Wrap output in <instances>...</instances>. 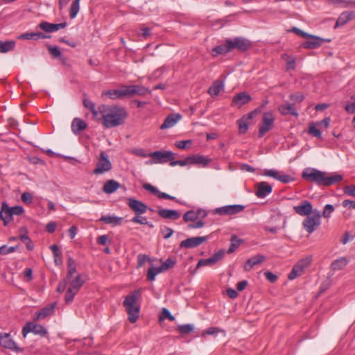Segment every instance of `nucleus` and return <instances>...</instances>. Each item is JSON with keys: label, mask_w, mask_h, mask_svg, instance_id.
<instances>
[{"label": "nucleus", "mask_w": 355, "mask_h": 355, "mask_svg": "<svg viewBox=\"0 0 355 355\" xmlns=\"http://www.w3.org/2000/svg\"><path fill=\"white\" fill-rule=\"evenodd\" d=\"M302 178L319 186L324 187L336 184L343 179L342 175L333 174L332 175L327 176V173L315 168L305 169L302 173Z\"/></svg>", "instance_id": "nucleus-1"}, {"label": "nucleus", "mask_w": 355, "mask_h": 355, "mask_svg": "<svg viewBox=\"0 0 355 355\" xmlns=\"http://www.w3.org/2000/svg\"><path fill=\"white\" fill-rule=\"evenodd\" d=\"M142 288L136 289L130 292L125 296L123 305L128 315V320L131 323H135L140 312V306L137 304V302L141 298Z\"/></svg>", "instance_id": "nucleus-2"}, {"label": "nucleus", "mask_w": 355, "mask_h": 355, "mask_svg": "<svg viewBox=\"0 0 355 355\" xmlns=\"http://www.w3.org/2000/svg\"><path fill=\"white\" fill-rule=\"evenodd\" d=\"M128 117V112L124 107H112L103 115V124L106 128H114L124 123Z\"/></svg>", "instance_id": "nucleus-3"}, {"label": "nucleus", "mask_w": 355, "mask_h": 355, "mask_svg": "<svg viewBox=\"0 0 355 355\" xmlns=\"http://www.w3.org/2000/svg\"><path fill=\"white\" fill-rule=\"evenodd\" d=\"M321 213L320 211L315 209L312 214L306 216L303 222V228L309 233H313L321 223Z\"/></svg>", "instance_id": "nucleus-4"}, {"label": "nucleus", "mask_w": 355, "mask_h": 355, "mask_svg": "<svg viewBox=\"0 0 355 355\" xmlns=\"http://www.w3.org/2000/svg\"><path fill=\"white\" fill-rule=\"evenodd\" d=\"M226 42L230 51L236 49L238 51L243 53L252 47V42L243 37H236L233 39L227 38Z\"/></svg>", "instance_id": "nucleus-5"}, {"label": "nucleus", "mask_w": 355, "mask_h": 355, "mask_svg": "<svg viewBox=\"0 0 355 355\" xmlns=\"http://www.w3.org/2000/svg\"><path fill=\"white\" fill-rule=\"evenodd\" d=\"M112 168V164L108 155L105 151H101L98 158L96 166L93 171L94 175H102L110 171Z\"/></svg>", "instance_id": "nucleus-6"}, {"label": "nucleus", "mask_w": 355, "mask_h": 355, "mask_svg": "<svg viewBox=\"0 0 355 355\" xmlns=\"http://www.w3.org/2000/svg\"><path fill=\"white\" fill-rule=\"evenodd\" d=\"M125 98H132L135 96H144L151 94V90L141 85H124Z\"/></svg>", "instance_id": "nucleus-7"}, {"label": "nucleus", "mask_w": 355, "mask_h": 355, "mask_svg": "<svg viewBox=\"0 0 355 355\" xmlns=\"http://www.w3.org/2000/svg\"><path fill=\"white\" fill-rule=\"evenodd\" d=\"M149 157H152L155 164H164L170 161V162L175 159V154L169 150L166 151H155L148 154ZM149 163H153V161H149Z\"/></svg>", "instance_id": "nucleus-8"}, {"label": "nucleus", "mask_w": 355, "mask_h": 355, "mask_svg": "<svg viewBox=\"0 0 355 355\" xmlns=\"http://www.w3.org/2000/svg\"><path fill=\"white\" fill-rule=\"evenodd\" d=\"M127 204L135 215L145 214L147 210L154 211L153 209L148 207L144 202L133 198H128Z\"/></svg>", "instance_id": "nucleus-9"}, {"label": "nucleus", "mask_w": 355, "mask_h": 355, "mask_svg": "<svg viewBox=\"0 0 355 355\" xmlns=\"http://www.w3.org/2000/svg\"><path fill=\"white\" fill-rule=\"evenodd\" d=\"M306 41L301 44V47L306 49H314L320 47L323 42H330V39L322 38L316 35L309 34V36L306 37Z\"/></svg>", "instance_id": "nucleus-10"}, {"label": "nucleus", "mask_w": 355, "mask_h": 355, "mask_svg": "<svg viewBox=\"0 0 355 355\" xmlns=\"http://www.w3.org/2000/svg\"><path fill=\"white\" fill-rule=\"evenodd\" d=\"M0 345L15 352H23L24 349L17 346L9 333H0Z\"/></svg>", "instance_id": "nucleus-11"}, {"label": "nucleus", "mask_w": 355, "mask_h": 355, "mask_svg": "<svg viewBox=\"0 0 355 355\" xmlns=\"http://www.w3.org/2000/svg\"><path fill=\"white\" fill-rule=\"evenodd\" d=\"M274 121L275 117L272 111L264 112L262 116L259 133H266L271 130L274 126Z\"/></svg>", "instance_id": "nucleus-12"}, {"label": "nucleus", "mask_w": 355, "mask_h": 355, "mask_svg": "<svg viewBox=\"0 0 355 355\" xmlns=\"http://www.w3.org/2000/svg\"><path fill=\"white\" fill-rule=\"evenodd\" d=\"M245 209L242 205H226L215 209L214 214L220 216L233 215L241 212Z\"/></svg>", "instance_id": "nucleus-13"}, {"label": "nucleus", "mask_w": 355, "mask_h": 355, "mask_svg": "<svg viewBox=\"0 0 355 355\" xmlns=\"http://www.w3.org/2000/svg\"><path fill=\"white\" fill-rule=\"evenodd\" d=\"M30 332H32L36 335H40V336H44L46 334L47 331L41 324L29 322H27L22 329L23 336L26 337V335Z\"/></svg>", "instance_id": "nucleus-14"}, {"label": "nucleus", "mask_w": 355, "mask_h": 355, "mask_svg": "<svg viewBox=\"0 0 355 355\" xmlns=\"http://www.w3.org/2000/svg\"><path fill=\"white\" fill-rule=\"evenodd\" d=\"M251 101L252 97L249 94L246 92H241L233 96L230 105L232 107L240 109Z\"/></svg>", "instance_id": "nucleus-15"}, {"label": "nucleus", "mask_w": 355, "mask_h": 355, "mask_svg": "<svg viewBox=\"0 0 355 355\" xmlns=\"http://www.w3.org/2000/svg\"><path fill=\"white\" fill-rule=\"evenodd\" d=\"M225 254V250L221 249L209 258L200 259L197 263L196 270L198 269L201 266L214 265L224 257Z\"/></svg>", "instance_id": "nucleus-16"}, {"label": "nucleus", "mask_w": 355, "mask_h": 355, "mask_svg": "<svg viewBox=\"0 0 355 355\" xmlns=\"http://www.w3.org/2000/svg\"><path fill=\"white\" fill-rule=\"evenodd\" d=\"M143 188L146 191L150 192L152 194L156 196L159 199H168L174 200L176 202L181 204V202L175 197L172 196L166 193L159 191L155 187L153 186L149 183H145L143 184Z\"/></svg>", "instance_id": "nucleus-17"}, {"label": "nucleus", "mask_w": 355, "mask_h": 355, "mask_svg": "<svg viewBox=\"0 0 355 355\" xmlns=\"http://www.w3.org/2000/svg\"><path fill=\"white\" fill-rule=\"evenodd\" d=\"M255 195L259 198H263L270 194L272 187L267 182H260L255 184Z\"/></svg>", "instance_id": "nucleus-18"}, {"label": "nucleus", "mask_w": 355, "mask_h": 355, "mask_svg": "<svg viewBox=\"0 0 355 355\" xmlns=\"http://www.w3.org/2000/svg\"><path fill=\"white\" fill-rule=\"evenodd\" d=\"M309 261L307 260L302 259L299 261L293 267L291 272L288 274V278L290 280H293L296 277L303 274L304 270L308 266Z\"/></svg>", "instance_id": "nucleus-19"}, {"label": "nucleus", "mask_w": 355, "mask_h": 355, "mask_svg": "<svg viewBox=\"0 0 355 355\" xmlns=\"http://www.w3.org/2000/svg\"><path fill=\"white\" fill-rule=\"evenodd\" d=\"M67 26V24L65 21L60 24H52L46 21H42L37 25V28H40L44 32L49 33L55 32L60 28H64Z\"/></svg>", "instance_id": "nucleus-20"}, {"label": "nucleus", "mask_w": 355, "mask_h": 355, "mask_svg": "<svg viewBox=\"0 0 355 355\" xmlns=\"http://www.w3.org/2000/svg\"><path fill=\"white\" fill-rule=\"evenodd\" d=\"M207 240V236H196L188 238L182 241L180 244V248H193L200 245Z\"/></svg>", "instance_id": "nucleus-21"}, {"label": "nucleus", "mask_w": 355, "mask_h": 355, "mask_svg": "<svg viewBox=\"0 0 355 355\" xmlns=\"http://www.w3.org/2000/svg\"><path fill=\"white\" fill-rule=\"evenodd\" d=\"M295 213L302 216H308L313 214V206L308 200H303L300 205L294 206Z\"/></svg>", "instance_id": "nucleus-22"}, {"label": "nucleus", "mask_w": 355, "mask_h": 355, "mask_svg": "<svg viewBox=\"0 0 355 355\" xmlns=\"http://www.w3.org/2000/svg\"><path fill=\"white\" fill-rule=\"evenodd\" d=\"M12 213L8 205L6 202L1 203V209L0 211V220L3 223V225L6 226L12 220Z\"/></svg>", "instance_id": "nucleus-23"}, {"label": "nucleus", "mask_w": 355, "mask_h": 355, "mask_svg": "<svg viewBox=\"0 0 355 355\" xmlns=\"http://www.w3.org/2000/svg\"><path fill=\"white\" fill-rule=\"evenodd\" d=\"M103 96H108L111 99H123L125 98V87L121 85L117 89H108L103 91Z\"/></svg>", "instance_id": "nucleus-24"}, {"label": "nucleus", "mask_w": 355, "mask_h": 355, "mask_svg": "<svg viewBox=\"0 0 355 355\" xmlns=\"http://www.w3.org/2000/svg\"><path fill=\"white\" fill-rule=\"evenodd\" d=\"M181 118L182 115L179 113L170 114L166 117L163 123L159 126V129L164 130L174 126Z\"/></svg>", "instance_id": "nucleus-25"}, {"label": "nucleus", "mask_w": 355, "mask_h": 355, "mask_svg": "<svg viewBox=\"0 0 355 355\" xmlns=\"http://www.w3.org/2000/svg\"><path fill=\"white\" fill-rule=\"evenodd\" d=\"M157 214L162 218L172 220H178L181 216V213L175 209H159Z\"/></svg>", "instance_id": "nucleus-26"}, {"label": "nucleus", "mask_w": 355, "mask_h": 355, "mask_svg": "<svg viewBox=\"0 0 355 355\" xmlns=\"http://www.w3.org/2000/svg\"><path fill=\"white\" fill-rule=\"evenodd\" d=\"M355 18V12L354 11H344L343 12L340 16L338 17L336 24L334 26V28H338V26H342L347 24L351 20Z\"/></svg>", "instance_id": "nucleus-27"}, {"label": "nucleus", "mask_w": 355, "mask_h": 355, "mask_svg": "<svg viewBox=\"0 0 355 355\" xmlns=\"http://www.w3.org/2000/svg\"><path fill=\"white\" fill-rule=\"evenodd\" d=\"M255 116L251 111L237 121L239 133H245L248 130V121H251Z\"/></svg>", "instance_id": "nucleus-28"}, {"label": "nucleus", "mask_w": 355, "mask_h": 355, "mask_svg": "<svg viewBox=\"0 0 355 355\" xmlns=\"http://www.w3.org/2000/svg\"><path fill=\"white\" fill-rule=\"evenodd\" d=\"M65 279L67 280V284H69L70 288L75 290V292H78L82 286L85 282V280L83 279V275L78 274L75 277L70 278L69 279H67V277H65Z\"/></svg>", "instance_id": "nucleus-29"}, {"label": "nucleus", "mask_w": 355, "mask_h": 355, "mask_svg": "<svg viewBox=\"0 0 355 355\" xmlns=\"http://www.w3.org/2000/svg\"><path fill=\"white\" fill-rule=\"evenodd\" d=\"M189 159L190 165L196 164L203 167L207 166L211 162L210 159L200 155L189 156Z\"/></svg>", "instance_id": "nucleus-30"}, {"label": "nucleus", "mask_w": 355, "mask_h": 355, "mask_svg": "<svg viewBox=\"0 0 355 355\" xmlns=\"http://www.w3.org/2000/svg\"><path fill=\"white\" fill-rule=\"evenodd\" d=\"M266 260V257L261 254H257L250 259L246 261L244 266V270L245 271H250L254 266L263 263Z\"/></svg>", "instance_id": "nucleus-31"}, {"label": "nucleus", "mask_w": 355, "mask_h": 355, "mask_svg": "<svg viewBox=\"0 0 355 355\" xmlns=\"http://www.w3.org/2000/svg\"><path fill=\"white\" fill-rule=\"evenodd\" d=\"M224 87L225 85L223 81L216 80L214 81L212 85L209 87L207 92L211 97H215L224 89Z\"/></svg>", "instance_id": "nucleus-32"}, {"label": "nucleus", "mask_w": 355, "mask_h": 355, "mask_svg": "<svg viewBox=\"0 0 355 355\" xmlns=\"http://www.w3.org/2000/svg\"><path fill=\"white\" fill-rule=\"evenodd\" d=\"M87 128V123L82 119L74 118L71 124V128L73 133H78L85 130Z\"/></svg>", "instance_id": "nucleus-33"}, {"label": "nucleus", "mask_w": 355, "mask_h": 355, "mask_svg": "<svg viewBox=\"0 0 355 355\" xmlns=\"http://www.w3.org/2000/svg\"><path fill=\"white\" fill-rule=\"evenodd\" d=\"M278 110L282 115H293L298 116V112H297L294 105L292 103L280 105Z\"/></svg>", "instance_id": "nucleus-34"}, {"label": "nucleus", "mask_w": 355, "mask_h": 355, "mask_svg": "<svg viewBox=\"0 0 355 355\" xmlns=\"http://www.w3.org/2000/svg\"><path fill=\"white\" fill-rule=\"evenodd\" d=\"M20 40H37L39 39L51 38V35H46L41 32L37 33H24L21 34L19 37Z\"/></svg>", "instance_id": "nucleus-35"}, {"label": "nucleus", "mask_w": 355, "mask_h": 355, "mask_svg": "<svg viewBox=\"0 0 355 355\" xmlns=\"http://www.w3.org/2000/svg\"><path fill=\"white\" fill-rule=\"evenodd\" d=\"M228 52H230L229 45L226 42V40H225V43L216 46L211 49V55L213 57H216L219 55H225Z\"/></svg>", "instance_id": "nucleus-36"}, {"label": "nucleus", "mask_w": 355, "mask_h": 355, "mask_svg": "<svg viewBox=\"0 0 355 355\" xmlns=\"http://www.w3.org/2000/svg\"><path fill=\"white\" fill-rule=\"evenodd\" d=\"M120 187L121 184L116 180H109L104 184L103 191L106 193H112Z\"/></svg>", "instance_id": "nucleus-37"}, {"label": "nucleus", "mask_w": 355, "mask_h": 355, "mask_svg": "<svg viewBox=\"0 0 355 355\" xmlns=\"http://www.w3.org/2000/svg\"><path fill=\"white\" fill-rule=\"evenodd\" d=\"M16 45V42L15 40H7V41H1L0 40V53H6L9 51L14 50Z\"/></svg>", "instance_id": "nucleus-38"}, {"label": "nucleus", "mask_w": 355, "mask_h": 355, "mask_svg": "<svg viewBox=\"0 0 355 355\" xmlns=\"http://www.w3.org/2000/svg\"><path fill=\"white\" fill-rule=\"evenodd\" d=\"M46 48L52 58H59L63 63L65 62V59L62 56L61 51L58 46L46 44Z\"/></svg>", "instance_id": "nucleus-39"}, {"label": "nucleus", "mask_w": 355, "mask_h": 355, "mask_svg": "<svg viewBox=\"0 0 355 355\" xmlns=\"http://www.w3.org/2000/svg\"><path fill=\"white\" fill-rule=\"evenodd\" d=\"M347 259L343 257L334 260L331 264V268L333 270H340L343 269L347 265Z\"/></svg>", "instance_id": "nucleus-40"}, {"label": "nucleus", "mask_w": 355, "mask_h": 355, "mask_svg": "<svg viewBox=\"0 0 355 355\" xmlns=\"http://www.w3.org/2000/svg\"><path fill=\"white\" fill-rule=\"evenodd\" d=\"M54 309H55L54 304H51L49 306H46V307L42 309L40 311H39L37 313L36 319H37V320L44 319L46 316L50 315L51 314L53 313Z\"/></svg>", "instance_id": "nucleus-41"}, {"label": "nucleus", "mask_w": 355, "mask_h": 355, "mask_svg": "<svg viewBox=\"0 0 355 355\" xmlns=\"http://www.w3.org/2000/svg\"><path fill=\"white\" fill-rule=\"evenodd\" d=\"M123 219V218L118 216H102L99 220L103 221L106 224H113L114 225H118L121 223Z\"/></svg>", "instance_id": "nucleus-42"}, {"label": "nucleus", "mask_w": 355, "mask_h": 355, "mask_svg": "<svg viewBox=\"0 0 355 355\" xmlns=\"http://www.w3.org/2000/svg\"><path fill=\"white\" fill-rule=\"evenodd\" d=\"M50 249L51 250L53 257H54V262L55 265L59 266L62 264V252L60 250L58 245L53 244L50 246Z\"/></svg>", "instance_id": "nucleus-43"}, {"label": "nucleus", "mask_w": 355, "mask_h": 355, "mask_svg": "<svg viewBox=\"0 0 355 355\" xmlns=\"http://www.w3.org/2000/svg\"><path fill=\"white\" fill-rule=\"evenodd\" d=\"M76 272V266L75 260L69 257L67 259V279H69L72 277L73 275Z\"/></svg>", "instance_id": "nucleus-44"}, {"label": "nucleus", "mask_w": 355, "mask_h": 355, "mask_svg": "<svg viewBox=\"0 0 355 355\" xmlns=\"http://www.w3.org/2000/svg\"><path fill=\"white\" fill-rule=\"evenodd\" d=\"M21 232H24V234H21L20 235V239L26 243V248L28 250H32L33 249V245L31 243V239L27 236V230L25 227L20 228Z\"/></svg>", "instance_id": "nucleus-45"}, {"label": "nucleus", "mask_w": 355, "mask_h": 355, "mask_svg": "<svg viewBox=\"0 0 355 355\" xmlns=\"http://www.w3.org/2000/svg\"><path fill=\"white\" fill-rule=\"evenodd\" d=\"M200 216V211L195 212L193 210H189L185 212L183 215V220L186 223L189 221H195Z\"/></svg>", "instance_id": "nucleus-46"}, {"label": "nucleus", "mask_w": 355, "mask_h": 355, "mask_svg": "<svg viewBox=\"0 0 355 355\" xmlns=\"http://www.w3.org/2000/svg\"><path fill=\"white\" fill-rule=\"evenodd\" d=\"M176 263V261L175 259H171V257L167 258L162 264L159 266V271H166L168 269L173 268Z\"/></svg>", "instance_id": "nucleus-47"}, {"label": "nucleus", "mask_w": 355, "mask_h": 355, "mask_svg": "<svg viewBox=\"0 0 355 355\" xmlns=\"http://www.w3.org/2000/svg\"><path fill=\"white\" fill-rule=\"evenodd\" d=\"M80 10V1L78 0H73L70 8H69V17L71 19H74Z\"/></svg>", "instance_id": "nucleus-48"}, {"label": "nucleus", "mask_w": 355, "mask_h": 355, "mask_svg": "<svg viewBox=\"0 0 355 355\" xmlns=\"http://www.w3.org/2000/svg\"><path fill=\"white\" fill-rule=\"evenodd\" d=\"M231 245L227 250V253H232L236 248H238L243 241L239 239L236 235H232L230 239Z\"/></svg>", "instance_id": "nucleus-49"}, {"label": "nucleus", "mask_w": 355, "mask_h": 355, "mask_svg": "<svg viewBox=\"0 0 355 355\" xmlns=\"http://www.w3.org/2000/svg\"><path fill=\"white\" fill-rule=\"evenodd\" d=\"M83 105L87 108L89 110H90L94 116H96L98 114V112L96 109V105L94 102H92L91 100L88 98H84L83 101Z\"/></svg>", "instance_id": "nucleus-50"}, {"label": "nucleus", "mask_w": 355, "mask_h": 355, "mask_svg": "<svg viewBox=\"0 0 355 355\" xmlns=\"http://www.w3.org/2000/svg\"><path fill=\"white\" fill-rule=\"evenodd\" d=\"M168 319L170 321H174L175 318L171 313V312L166 308H163L159 315V320H164Z\"/></svg>", "instance_id": "nucleus-51"}, {"label": "nucleus", "mask_w": 355, "mask_h": 355, "mask_svg": "<svg viewBox=\"0 0 355 355\" xmlns=\"http://www.w3.org/2000/svg\"><path fill=\"white\" fill-rule=\"evenodd\" d=\"M331 121L330 117H325L322 120L316 122L318 128L320 129V132L324 131L329 125Z\"/></svg>", "instance_id": "nucleus-52"}, {"label": "nucleus", "mask_w": 355, "mask_h": 355, "mask_svg": "<svg viewBox=\"0 0 355 355\" xmlns=\"http://www.w3.org/2000/svg\"><path fill=\"white\" fill-rule=\"evenodd\" d=\"M160 272H162V271H159V267H151L148 268L147 273V279L150 282L154 281L155 279L156 275Z\"/></svg>", "instance_id": "nucleus-53"}, {"label": "nucleus", "mask_w": 355, "mask_h": 355, "mask_svg": "<svg viewBox=\"0 0 355 355\" xmlns=\"http://www.w3.org/2000/svg\"><path fill=\"white\" fill-rule=\"evenodd\" d=\"M74 291L75 290L70 288H67L65 295H64V300H65L66 304L71 303L73 301L75 295L78 293V292H75Z\"/></svg>", "instance_id": "nucleus-54"}, {"label": "nucleus", "mask_w": 355, "mask_h": 355, "mask_svg": "<svg viewBox=\"0 0 355 355\" xmlns=\"http://www.w3.org/2000/svg\"><path fill=\"white\" fill-rule=\"evenodd\" d=\"M178 330L182 334H187L193 330V326L191 324H180L178 326Z\"/></svg>", "instance_id": "nucleus-55"}, {"label": "nucleus", "mask_w": 355, "mask_h": 355, "mask_svg": "<svg viewBox=\"0 0 355 355\" xmlns=\"http://www.w3.org/2000/svg\"><path fill=\"white\" fill-rule=\"evenodd\" d=\"M289 99L293 101V105L296 103H301L304 99V96L302 92H297L289 95Z\"/></svg>", "instance_id": "nucleus-56"}, {"label": "nucleus", "mask_w": 355, "mask_h": 355, "mask_svg": "<svg viewBox=\"0 0 355 355\" xmlns=\"http://www.w3.org/2000/svg\"><path fill=\"white\" fill-rule=\"evenodd\" d=\"M263 175L278 180L280 173L275 169H265Z\"/></svg>", "instance_id": "nucleus-57"}, {"label": "nucleus", "mask_w": 355, "mask_h": 355, "mask_svg": "<svg viewBox=\"0 0 355 355\" xmlns=\"http://www.w3.org/2000/svg\"><path fill=\"white\" fill-rule=\"evenodd\" d=\"M191 144L192 141L191 139L182 140L176 141L175 146L179 149H185L188 148Z\"/></svg>", "instance_id": "nucleus-58"}, {"label": "nucleus", "mask_w": 355, "mask_h": 355, "mask_svg": "<svg viewBox=\"0 0 355 355\" xmlns=\"http://www.w3.org/2000/svg\"><path fill=\"white\" fill-rule=\"evenodd\" d=\"M141 214L135 215L131 220V221L134 223H139L141 225L148 224V221L147 218L141 216Z\"/></svg>", "instance_id": "nucleus-59"}, {"label": "nucleus", "mask_w": 355, "mask_h": 355, "mask_svg": "<svg viewBox=\"0 0 355 355\" xmlns=\"http://www.w3.org/2000/svg\"><path fill=\"white\" fill-rule=\"evenodd\" d=\"M334 211V207L332 205H326L321 214L325 218L330 217L331 214Z\"/></svg>", "instance_id": "nucleus-60"}, {"label": "nucleus", "mask_w": 355, "mask_h": 355, "mask_svg": "<svg viewBox=\"0 0 355 355\" xmlns=\"http://www.w3.org/2000/svg\"><path fill=\"white\" fill-rule=\"evenodd\" d=\"M170 165L171 166H175L177 165H179L180 166H185L187 165H190L189 157H186L184 159H180V160H174L173 159L170 162Z\"/></svg>", "instance_id": "nucleus-61"}, {"label": "nucleus", "mask_w": 355, "mask_h": 355, "mask_svg": "<svg viewBox=\"0 0 355 355\" xmlns=\"http://www.w3.org/2000/svg\"><path fill=\"white\" fill-rule=\"evenodd\" d=\"M21 200L26 205H30L33 202V196L29 192H24L21 196Z\"/></svg>", "instance_id": "nucleus-62"}, {"label": "nucleus", "mask_w": 355, "mask_h": 355, "mask_svg": "<svg viewBox=\"0 0 355 355\" xmlns=\"http://www.w3.org/2000/svg\"><path fill=\"white\" fill-rule=\"evenodd\" d=\"M161 232L164 239H169L173 234L174 231L171 227H164L161 230Z\"/></svg>", "instance_id": "nucleus-63"}, {"label": "nucleus", "mask_w": 355, "mask_h": 355, "mask_svg": "<svg viewBox=\"0 0 355 355\" xmlns=\"http://www.w3.org/2000/svg\"><path fill=\"white\" fill-rule=\"evenodd\" d=\"M344 193L350 196L355 197V185L351 184L343 188Z\"/></svg>", "instance_id": "nucleus-64"}]
</instances>
